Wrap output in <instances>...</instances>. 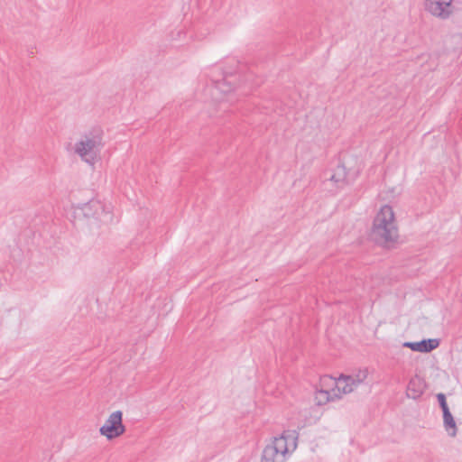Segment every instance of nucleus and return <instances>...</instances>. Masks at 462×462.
Masks as SVG:
<instances>
[{
    "label": "nucleus",
    "mask_w": 462,
    "mask_h": 462,
    "mask_svg": "<svg viewBox=\"0 0 462 462\" xmlns=\"http://www.w3.org/2000/svg\"><path fill=\"white\" fill-rule=\"evenodd\" d=\"M371 237L375 243L387 247L397 242L399 229L391 206L384 205L376 213L371 228Z\"/></svg>",
    "instance_id": "1"
},
{
    "label": "nucleus",
    "mask_w": 462,
    "mask_h": 462,
    "mask_svg": "<svg viewBox=\"0 0 462 462\" xmlns=\"http://www.w3.org/2000/svg\"><path fill=\"white\" fill-rule=\"evenodd\" d=\"M296 440V431H284L264 448L262 462H284L286 456L295 450L297 447Z\"/></svg>",
    "instance_id": "2"
},
{
    "label": "nucleus",
    "mask_w": 462,
    "mask_h": 462,
    "mask_svg": "<svg viewBox=\"0 0 462 462\" xmlns=\"http://www.w3.org/2000/svg\"><path fill=\"white\" fill-rule=\"evenodd\" d=\"M103 131L93 129L86 134L75 145V152L88 164L93 165L97 158L100 149L103 147Z\"/></svg>",
    "instance_id": "3"
},
{
    "label": "nucleus",
    "mask_w": 462,
    "mask_h": 462,
    "mask_svg": "<svg viewBox=\"0 0 462 462\" xmlns=\"http://www.w3.org/2000/svg\"><path fill=\"white\" fill-rule=\"evenodd\" d=\"M324 383H328V381L334 386L331 390H320L319 394L322 396L326 402L338 399L342 394L350 393L355 390V387L350 383L349 375L341 374L337 379H334L329 376H324L322 378Z\"/></svg>",
    "instance_id": "4"
},
{
    "label": "nucleus",
    "mask_w": 462,
    "mask_h": 462,
    "mask_svg": "<svg viewBox=\"0 0 462 462\" xmlns=\"http://www.w3.org/2000/svg\"><path fill=\"white\" fill-rule=\"evenodd\" d=\"M125 432V426L123 424V412L116 411L112 412L105 424L99 429V433L108 440L122 436Z\"/></svg>",
    "instance_id": "5"
},
{
    "label": "nucleus",
    "mask_w": 462,
    "mask_h": 462,
    "mask_svg": "<svg viewBox=\"0 0 462 462\" xmlns=\"http://www.w3.org/2000/svg\"><path fill=\"white\" fill-rule=\"evenodd\" d=\"M425 10L441 20L448 19L456 11L453 0H425Z\"/></svg>",
    "instance_id": "6"
},
{
    "label": "nucleus",
    "mask_w": 462,
    "mask_h": 462,
    "mask_svg": "<svg viewBox=\"0 0 462 462\" xmlns=\"http://www.w3.org/2000/svg\"><path fill=\"white\" fill-rule=\"evenodd\" d=\"M404 347H408L412 351L428 353L439 346L438 339H423L420 342H405Z\"/></svg>",
    "instance_id": "7"
},
{
    "label": "nucleus",
    "mask_w": 462,
    "mask_h": 462,
    "mask_svg": "<svg viewBox=\"0 0 462 462\" xmlns=\"http://www.w3.org/2000/svg\"><path fill=\"white\" fill-rule=\"evenodd\" d=\"M346 176V167L339 164L334 169L328 180L333 182L337 189H341L347 183Z\"/></svg>",
    "instance_id": "8"
},
{
    "label": "nucleus",
    "mask_w": 462,
    "mask_h": 462,
    "mask_svg": "<svg viewBox=\"0 0 462 462\" xmlns=\"http://www.w3.org/2000/svg\"><path fill=\"white\" fill-rule=\"evenodd\" d=\"M84 215L88 217L100 218L105 212L104 205L98 200H90L83 208Z\"/></svg>",
    "instance_id": "9"
},
{
    "label": "nucleus",
    "mask_w": 462,
    "mask_h": 462,
    "mask_svg": "<svg viewBox=\"0 0 462 462\" xmlns=\"http://www.w3.org/2000/svg\"><path fill=\"white\" fill-rule=\"evenodd\" d=\"M424 385L420 377L415 376L409 382L407 395L412 399L420 397L423 393Z\"/></svg>",
    "instance_id": "10"
},
{
    "label": "nucleus",
    "mask_w": 462,
    "mask_h": 462,
    "mask_svg": "<svg viewBox=\"0 0 462 462\" xmlns=\"http://www.w3.org/2000/svg\"><path fill=\"white\" fill-rule=\"evenodd\" d=\"M442 411H443L444 426H445L446 430H448V429H452L453 431L450 433V435L452 437L456 436L457 426H456L455 420H454L451 412L449 411V409L446 408V410Z\"/></svg>",
    "instance_id": "11"
},
{
    "label": "nucleus",
    "mask_w": 462,
    "mask_h": 462,
    "mask_svg": "<svg viewBox=\"0 0 462 462\" xmlns=\"http://www.w3.org/2000/svg\"><path fill=\"white\" fill-rule=\"evenodd\" d=\"M367 375L368 370L366 368L359 370L356 374L349 375L351 381L350 383H352L356 389L365 382V380L367 378Z\"/></svg>",
    "instance_id": "12"
},
{
    "label": "nucleus",
    "mask_w": 462,
    "mask_h": 462,
    "mask_svg": "<svg viewBox=\"0 0 462 462\" xmlns=\"http://www.w3.org/2000/svg\"><path fill=\"white\" fill-rule=\"evenodd\" d=\"M437 398H438L439 403L442 411H445L446 408H448L447 402H446V396L444 393H439L437 395Z\"/></svg>",
    "instance_id": "13"
},
{
    "label": "nucleus",
    "mask_w": 462,
    "mask_h": 462,
    "mask_svg": "<svg viewBox=\"0 0 462 462\" xmlns=\"http://www.w3.org/2000/svg\"><path fill=\"white\" fill-rule=\"evenodd\" d=\"M216 89H217V90L223 91V92L227 91L226 82H225V81H223V82H218V83L217 84V86H216Z\"/></svg>",
    "instance_id": "14"
}]
</instances>
